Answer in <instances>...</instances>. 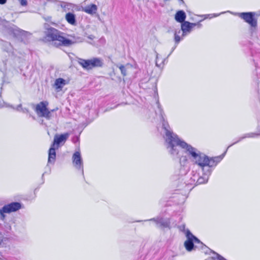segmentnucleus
Segmentation results:
<instances>
[{
	"label": "nucleus",
	"mask_w": 260,
	"mask_h": 260,
	"mask_svg": "<svg viewBox=\"0 0 260 260\" xmlns=\"http://www.w3.org/2000/svg\"><path fill=\"white\" fill-rule=\"evenodd\" d=\"M21 207V205L20 203L12 202L4 206L2 208L3 212H7V213H10L18 211Z\"/></svg>",
	"instance_id": "9d476101"
},
{
	"label": "nucleus",
	"mask_w": 260,
	"mask_h": 260,
	"mask_svg": "<svg viewBox=\"0 0 260 260\" xmlns=\"http://www.w3.org/2000/svg\"><path fill=\"white\" fill-rule=\"evenodd\" d=\"M66 84V81L64 79L59 78L56 79L55 81L54 86L56 89L61 90L62 87Z\"/></svg>",
	"instance_id": "6ab92c4d"
},
{
	"label": "nucleus",
	"mask_w": 260,
	"mask_h": 260,
	"mask_svg": "<svg viewBox=\"0 0 260 260\" xmlns=\"http://www.w3.org/2000/svg\"><path fill=\"white\" fill-rule=\"evenodd\" d=\"M51 111H49L48 110L43 115L41 116L42 117H45L48 120H50L52 117Z\"/></svg>",
	"instance_id": "393cba45"
},
{
	"label": "nucleus",
	"mask_w": 260,
	"mask_h": 260,
	"mask_svg": "<svg viewBox=\"0 0 260 260\" xmlns=\"http://www.w3.org/2000/svg\"><path fill=\"white\" fill-rule=\"evenodd\" d=\"M63 33L52 27L47 28L45 31V39L48 41H51L52 45L56 47L60 46L69 47L72 45L81 42L82 39L79 37L70 36V39L63 37Z\"/></svg>",
	"instance_id": "f03ea898"
},
{
	"label": "nucleus",
	"mask_w": 260,
	"mask_h": 260,
	"mask_svg": "<svg viewBox=\"0 0 260 260\" xmlns=\"http://www.w3.org/2000/svg\"><path fill=\"white\" fill-rule=\"evenodd\" d=\"M61 7L64 8L65 10L66 9L69 10L70 8L72 7V4L70 3H63L61 4Z\"/></svg>",
	"instance_id": "cd10ccee"
},
{
	"label": "nucleus",
	"mask_w": 260,
	"mask_h": 260,
	"mask_svg": "<svg viewBox=\"0 0 260 260\" xmlns=\"http://www.w3.org/2000/svg\"><path fill=\"white\" fill-rule=\"evenodd\" d=\"M116 67L119 68V69H120V70L121 71V74L123 76H125L127 75L126 69L125 66H124L123 65L117 64V65H116Z\"/></svg>",
	"instance_id": "5701e85b"
},
{
	"label": "nucleus",
	"mask_w": 260,
	"mask_h": 260,
	"mask_svg": "<svg viewBox=\"0 0 260 260\" xmlns=\"http://www.w3.org/2000/svg\"><path fill=\"white\" fill-rule=\"evenodd\" d=\"M179 1L180 3H182V4H183V3H184V1H183V0H179Z\"/></svg>",
	"instance_id": "ea45409f"
},
{
	"label": "nucleus",
	"mask_w": 260,
	"mask_h": 260,
	"mask_svg": "<svg viewBox=\"0 0 260 260\" xmlns=\"http://www.w3.org/2000/svg\"><path fill=\"white\" fill-rule=\"evenodd\" d=\"M254 12H243L239 14L241 18L250 25L251 32L254 31L257 27V20L254 18Z\"/></svg>",
	"instance_id": "39448f33"
},
{
	"label": "nucleus",
	"mask_w": 260,
	"mask_h": 260,
	"mask_svg": "<svg viewBox=\"0 0 260 260\" xmlns=\"http://www.w3.org/2000/svg\"><path fill=\"white\" fill-rule=\"evenodd\" d=\"M5 213H7V212H3V208L0 209V218L2 220H4L6 218Z\"/></svg>",
	"instance_id": "c85d7f7f"
},
{
	"label": "nucleus",
	"mask_w": 260,
	"mask_h": 260,
	"mask_svg": "<svg viewBox=\"0 0 260 260\" xmlns=\"http://www.w3.org/2000/svg\"><path fill=\"white\" fill-rule=\"evenodd\" d=\"M146 221H153L156 223L157 227L161 228H168L170 224L169 219L164 218L160 216L147 220Z\"/></svg>",
	"instance_id": "0eeeda50"
},
{
	"label": "nucleus",
	"mask_w": 260,
	"mask_h": 260,
	"mask_svg": "<svg viewBox=\"0 0 260 260\" xmlns=\"http://www.w3.org/2000/svg\"><path fill=\"white\" fill-rule=\"evenodd\" d=\"M186 18V14L183 10H180L177 12L175 16V19L176 21L180 23H183Z\"/></svg>",
	"instance_id": "2eb2a0df"
},
{
	"label": "nucleus",
	"mask_w": 260,
	"mask_h": 260,
	"mask_svg": "<svg viewBox=\"0 0 260 260\" xmlns=\"http://www.w3.org/2000/svg\"><path fill=\"white\" fill-rule=\"evenodd\" d=\"M185 234L187 240L184 242V246L187 251H191L194 247H197V246H194V245L191 238L193 237V235L190 231L189 230H187Z\"/></svg>",
	"instance_id": "1a4fd4ad"
},
{
	"label": "nucleus",
	"mask_w": 260,
	"mask_h": 260,
	"mask_svg": "<svg viewBox=\"0 0 260 260\" xmlns=\"http://www.w3.org/2000/svg\"><path fill=\"white\" fill-rule=\"evenodd\" d=\"M213 253L215 254L216 256H212V258L213 259H217V260H227L224 257H223L222 256L220 255L217 253L213 251Z\"/></svg>",
	"instance_id": "a878e982"
},
{
	"label": "nucleus",
	"mask_w": 260,
	"mask_h": 260,
	"mask_svg": "<svg viewBox=\"0 0 260 260\" xmlns=\"http://www.w3.org/2000/svg\"><path fill=\"white\" fill-rule=\"evenodd\" d=\"M66 19L70 24L75 25L76 24L75 15L71 13H68L66 15Z\"/></svg>",
	"instance_id": "aec40b11"
},
{
	"label": "nucleus",
	"mask_w": 260,
	"mask_h": 260,
	"mask_svg": "<svg viewBox=\"0 0 260 260\" xmlns=\"http://www.w3.org/2000/svg\"><path fill=\"white\" fill-rule=\"evenodd\" d=\"M22 6H26L27 4L26 0H18Z\"/></svg>",
	"instance_id": "7c9ffc66"
},
{
	"label": "nucleus",
	"mask_w": 260,
	"mask_h": 260,
	"mask_svg": "<svg viewBox=\"0 0 260 260\" xmlns=\"http://www.w3.org/2000/svg\"><path fill=\"white\" fill-rule=\"evenodd\" d=\"M73 164L77 170H81L83 174V162L80 151H76L72 156Z\"/></svg>",
	"instance_id": "423d86ee"
},
{
	"label": "nucleus",
	"mask_w": 260,
	"mask_h": 260,
	"mask_svg": "<svg viewBox=\"0 0 260 260\" xmlns=\"http://www.w3.org/2000/svg\"><path fill=\"white\" fill-rule=\"evenodd\" d=\"M190 27L191 29L193 28V27L197 26L198 28H201L202 27V24L200 23V22H198V23H191Z\"/></svg>",
	"instance_id": "c756f323"
},
{
	"label": "nucleus",
	"mask_w": 260,
	"mask_h": 260,
	"mask_svg": "<svg viewBox=\"0 0 260 260\" xmlns=\"http://www.w3.org/2000/svg\"><path fill=\"white\" fill-rule=\"evenodd\" d=\"M187 159L186 158V157H182L180 158V162L182 165V162H185L186 161Z\"/></svg>",
	"instance_id": "473e14b6"
},
{
	"label": "nucleus",
	"mask_w": 260,
	"mask_h": 260,
	"mask_svg": "<svg viewBox=\"0 0 260 260\" xmlns=\"http://www.w3.org/2000/svg\"><path fill=\"white\" fill-rule=\"evenodd\" d=\"M47 105L46 102H41L36 105L35 111L39 117H41L48 110Z\"/></svg>",
	"instance_id": "f8f14e48"
},
{
	"label": "nucleus",
	"mask_w": 260,
	"mask_h": 260,
	"mask_svg": "<svg viewBox=\"0 0 260 260\" xmlns=\"http://www.w3.org/2000/svg\"><path fill=\"white\" fill-rule=\"evenodd\" d=\"M177 45L175 44V46L172 48L171 51L170 53L169 54L168 56H169L171 54V53L174 51V50L175 49Z\"/></svg>",
	"instance_id": "e433bc0d"
},
{
	"label": "nucleus",
	"mask_w": 260,
	"mask_h": 260,
	"mask_svg": "<svg viewBox=\"0 0 260 260\" xmlns=\"http://www.w3.org/2000/svg\"><path fill=\"white\" fill-rule=\"evenodd\" d=\"M21 112L24 113H26L27 112H28V110L27 109V108H21Z\"/></svg>",
	"instance_id": "f704fd0d"
},
{
	"label": "nucleus",
	"mask_w": 260,
	"mask_h": 260,
	"mask_svg": "<svg viewBox=\"0 0 260 260\" xmlns=\"http://www.w3.org/2000/svg\"><path fill=\"white\" fill-rule=\"evenodd\" d=\"M194 244H200V247L203 248L204 246H206L202 242L200 241L196 237L193 235V237H191Z\"/></svg>",
	"instance_id": "b1692460"
},
{
	"label": "nucleus",
	"mask_w": 260,
	"mask_h": 260,
	"mask_svg": "<svg viewBox=\"0 0 260 260\" xmlns=\"http://www.w3.org/2000/svg\"><path fill=\"white\" fill-rule=\"evenodd\" d=\"M219 14H214V16H218Z\"/></svg>",
	"instance_id": "a19ab883"
},
{
	"label": "nucleus",
	"mask_w": 260,
	"mask_h": 260,
	"mask_svg": "<svg viewBox=\"0 0 260 260\" xmlns=\"http://www.w3.org/2000/svg\"><path fill=\"white\" fill-rule=\"evenodd\" d=\"M78 62L83 68L86 70H91L94 68L102 67L103 66V60L97 57L90 59L79 58Z\"/></svg>",
	"instance_id": "20e7f679"
},
{
	"label": "nucleus",
	"mask_w": 260,
	"mask_h": 260,
	"mask_svg": "<svg viewBox=\"0 0 260 260\" xmlns=\"http://www.w3.org/2000/svg\"><path fill=\"white\" fill-rule=\"evenodd\" d=\"M181 32V30L179 29L178 31L176 30L174 33V40L176 45H178L180 42L181 38L179 35Z\"/></svg>",
	"instance_id": "4be33fe9"
},
{
	"label": "nucleus",
	"mask_w": 260,
	"mask_h": 260,
	"mask_svg": "<svg viewBox=\"0 0 260 260\" xmlns=\"http://www.w3.org/2000/svg\"><path fill=\"white\" fill-rule=\"evenodd\" d=\"M8 242V239L5 238L3 235L0 233V248L6 247V245Z\"/></svg>",
	"instance_id": "412c9836"
},
{
	"label": "nucleus",
	"mask_w": 260,
	"mask_h": 260,
	"mask_svg": "<svg viewBox=\"0 0 260 260\" xmlns=\"http://www.w3.org/2000/svg\"><path fill=\"white\" fill-rule=\"evenodd\" d=\"M98 7L95 4L88 5L83 9V11L87 14L93 15L96 13Z\"/></svg>",
	"instance_id": "f3484780"
},
{
	"label": "nucleus",
	"mask_w": 260,
	"mask_h": 260,
	"mask_svg": "<svg viewBox=\"0 0 260 260\" xmlns=\"http://www.w3.org/2000/svg\"><path fill=\"white\" fill-rule=\"evenodd\" d=\"M190 25L192 24L188 21H184L181 24V30L183 31L182 37L185 36L187 32L189 33L191 31Z\"/></svg>",
	"instance_id": "dca6fc26"
},
{
	"label": "nucleus",
	"mask_w": 260,
	"mask_h": 260,
	"mask_svg": "<svg viewBox=\"0 0 260 260\" xmlns=\"http://www.w3.org/2000/svg\"><path fill=\"white\" fill-rule=\"evenodd\" d=\"M157 104L162 118L161 134L165 139V145L172 157L174 158L180 157L179 151L178 149V147L179 146L185 150V152L190 161L193 164L197 165L203 171H204V168L206 167H215L223 159L227 150L219 156L209 158L197 148L180 140L178 136L173 132L168 122L165 121L162 116V110L160 108L158 102Z\"/></svg>",
	"instance_id": "f257e3e1"
},
{
	"label": "nucleus",
	"mask_w": 260,
	"mask_h": 260,
	"mask_svg": "<svg viewBox=\"0 0 260 260\" xmlns=\"http://www.w3.org/2000/svg\"><path fill=\"white\" fill-rule=\"evenodd\" d=\"M55 110H54H54H51V111H52V112H53V111H55Z\"/></svg>",
	"instance_id": "c03bdc74"
},
{
	"label": "nucleus",
	"mask_w": 260,
	"mask_h": 260,
	"mask_svg": "<svg viewBox=\"0 0 260 260\" xmlns=\"http://www.w3.org/2000/svg\"><path fill=\"white\" fill-rule=\"evenodd\" d=\"M19 34L21 35H24V34L26 33V31H25L24 30H21V29H19V30H16Z\"/></svg>",
	"instance_id": "72a5a7b5"
},
{
	"label": "nucleus",
	"mask_w": 260,
	"mask_h": 260,
	"mask_svg": "<svg viewBox=\"0 0 260 260\" xmlns=\"http://www.w3.org/2000/svg\"><path fill=\"white\" fill-rule=\"evenodd\" d=\"M72 141L74 143H76L79 141V137L77 136L74 137L73 138Z\"/></svg>",
	"instance_id": "2f4dec72"
},
{
	"label": "nucleus",
	"mask_w": 260,
	"mask_h": 260,
	"mask_svg": "<svg viewBox=\"0 0 260 260\" xmlns=\"http://www.w3.org/2000/svg\"><path fill=\"white\" fill-rule=\"evenodd\" d=\"M70 134L68 133L61 134L60 135H56L54 136V141L52 144L49 150L48 159L47 167L49 166V164H54L56 160V152L55 149H57L60 144L65 143L68 139Z\"/></svg>",
	"instance_id": "7ed1b4c3"
},
{
	"label": "nucleus",
	"mask_w": 260,
	"mask_h": 260,
	"mask_svg": "<svg viewBox=\"0 0 260 260\" xmlns=\"http://www.w3.org/2000/svg\"><path fill=\"white\" fill-rule=\"evenodd\" d=\"M7 2V0H0V4L4 5L6 4Z\"/></svg>",
	"instance_id": "4c0bfd02"
},
{
	"label": "nucleus",
	"mask_w": 260,
	"mask_h": 260,
	"mask_svg": "<svg viewBox=\"0 0 260 260\" xmlns=\"http://www.w3.org/2000/svg\"><path fill=\"white\" fill-rule=\"evenodd\" d=\"M258 136H260V133H250L245 134L243 136L240 137L237 141L235 142L234 143H233L232 144H231L230 145H229L226 150H228V149L230 147L237 144V143L239 142L240 141H241V140H242L244 139H245L247 138H254V137H256Z\"/></svg>",
	"instance_id": "4468645a"
},
{
	"label": "nucleus",
	"mask_w": 260,
	"mask_h": 260,
	"mask_svg": "<svg viewBox=\"0 0 260 260\" xmlns=\"http://www.w3.org/2000/svg\"><path fill=\"white\" fill-rule=\"evenodd\" d=\"M47 173V172H45V173H44L43 174V175H42V177H44V174H45V173Z\"/></svg>",
	"instance_id": "37998d69"
},
{
	"label": "nucleus",
	"mask_w": 260,
	"mask_h": 260,
	"mask_svg": "<svg viewBox=\"0 0 260 260\" xmlns=\"http://www.w3.org/2000/svg\"><path fill=\"white\" fill-rule=\"evenodd\" d=\"M199 176V173H194L192 174L191 177H190V179L188 181H185V184L186 186L188 185L194 184L197 185V181L198 180Z\"/></svg>",
	"instance_id": "a211bd4d"
},
{
	"label": "nucleus",
	"mask_w": 260,
	"mask_h": 260,
	"mask_svg": "<svg viewBox=\"0 0 260 260\" xmlns=\"http://www.w3.org/2000/svg\"><path fill=\"white\" fill-rule=\"evenodd\" d=\"M158 59H159V57H158V54L156 55V66H157V67H159V66L158 65Z\"/></svg>",
	"instance_id": "c9c22d12"
},
{
	"label": "nucleus",
	"mask_w": 260,
	"mask_h": 260,
	"mask_svg": "<svg viewBox=\"0 0 260 260\" xmlns=\"http://www.w3.org/2000/svg\"><path fill=\"white\" fill-rule=\"evenodd\" d=\"M183 229H185V225H183Z\"/></svg>",
	"instance_id": "a18cd8bd"
},
{
	"label": "nucleus",
	"mask_w": 260,
	"mask_h": 260,
	"mask_svg": "<svg viewBox=\"0 0 260 260\" xmlns=\"http://www.w3.org/2000/svg\"><path fill=\"white\" fill-rule=\"evenodd\" d=\"M2 48L3 51L6 52L9 56L14 57L15 56L14 49L10 43L4 41L2 44Z\"/></svg>",
	"instance_id": "ddd939ff"
},
{
	"label": "nucleus",
	"mask_w": 260,
	"mask_h": 260,
	"mask_svg": "<svg viewBox=\"0 0 260 260\" xmlns=\"http://www.w3.org/2000/svg\"><path fill=\"white\" fill-rule=\"evenodd\" d=\"M211 167H206L204 168V171L202 170V175H199L198 180L197 181V185L206 183L208 182L209 177L210 176L212 170Z\"/></svg>",
	"instance_id": "6e6552de"
},
{
	"label": "nucleus",
	"mask_w": 260,
	"mask_h": 260,
	"mask_svg": "<svg viewBox=\"0 0 260 260\" xmlns=\"http://www.w3.org/2000/svg\"><path fill=\"white\" fill-rule=\"evenodd\" d=\"M255 67V73L257 77L256 81L258 86L260 84V53L256 54L253 58Z\"/></svg>",
	"instance_id": "9b49d317"
},
{
	"label": "nucleus",
	"mask_w": 260,
	"mask_h": 260,
	"mask_svg": "<svg viewBox=\"0 0 260 260\" xmlns=\"http://www.w3.org/2000/svg\"><path fill=\"white\" fill-rule=\"evenodd\" d=\"M88 38L91 40H93L94 38V37L92 35H90L88 36Z\"/></svg>",
	"instance_id": "58836bf2"
},
{
	"label": "nucleus",
	"mask_w": 260,
	"mask_h": 260,
	"mask_svg": "<svg viewBox=\"0 0 260 260\" xmlns=\"http://www.w3.org/2000/svg\"><path fill=\"white\" fill-rule=\"evenodd\" d=\"M6 106L8 107H11V108H13V109H15L16 110L18 111H21L22 107V105L20 104L18 105L16 108H14L13 106L10 105L9 104H6Z\"/></svg>",
	"instance_id": "bb28decb"
},
{
	"label": "nucleus",
	"mask_w": 260,
	"mask_h": 260,
	"mask_svg": "<svg viewBox=\"0 0 260 260\" xmlns=\"http://www.w3.org/2000/svg\"><path fill=\"white\" fill-rule=\"evenodd\" d=\"M49 173H50V172H51V169H50V168H49Z\"/></svg>",
	"instance_id": "79ce46f5"
}]
</instances>
